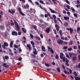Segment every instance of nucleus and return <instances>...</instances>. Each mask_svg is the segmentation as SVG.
<instances>
[{
  "label": "nucleus",
  "mask_w": 80,
  "mask_h": 80,
  "mask_svg": "<svg viewBox=\"0 0 80 80\" xmlns=\"http://www.w3.org/2000/svg\"><path fill=\"white\" fill-rule=\"evenodd\" d=\"M72 59L73 60H77V58L76 56L72 58Z\"/></svg>",
  "instance_id": "obj_19"
},
{
  "label": "nucleus",
  "mask_w": 80,
  "mask_h": 80,
  "mask_svg": "<svg viewBox=\"0 0 80 80\" xmlns=\"http://www.w3.org/2000/svg\"><path fill=\"white\" fill-rule=\"evenodd\" d=\"M52 17L53 18H54V19H56V18H57V17H56V16L55 15H52Z\"/></svg>",
  "instance_id": "obj_42"
},
{
  "label": "nucleus",
  "mask_w": 80,
  "mask_h": 80,
  "mask_svg": "<svg viewBox=\"0 0 80 80\" xmlns=\"http://www.w3.org/2000/svg\"><path fill=\"white\" fill-rule=\"evenodd\" d=\"M15 11L13 9H11V14H14Z\"/></svg>",
  "instance_id": "obj_12"
},
{
  "label": "nucleus",
  "mask_w": 80,
  "mask_h": 80,
  "mask_svg": "<svg viewBox=\"0 0 80 80\" xmlns=\"http://www.w3.org/2000/svg\"><path fill=\"white\" fill-rule=\"evenodd\" d=\"M14 42V41H11V42L10 44V46L11 48H13V47H12V45H13V42Z\"/></svg>",
  "instance_id": "obj_6"
},
{
  "label": "nucleus",
  "mask_w": 80,
  "mask_h": 80,
  "mask_svg": "<svg viewBox=\"0 0 80 80\" xmlns=\"http://www.w3.org/2000/svg\"><path fill=\"white\" fill-rule=\"evenodd\" d=\"M30 36L31 37V38H33V35H32V34H30Z\"/></svg>",
  "instance_id": "obj_43"
},
{
  "label": "nucleus",
  "mask_w": 80,
  "mask_h": 80,
  "mask_svg": "<svg viewBox=\"0 0 80 80\" xmlns=\"http://www.w3.org/2000/svg\"><path fill=\"white\" fill-rule=\"evenodd\" d=\"M74 75L75 76H76V77H77V75H78L76 72H74Z\"/></svg>",
  "instance_id": "obj_24"
},
{
  "label": "nucleus",
  "mask_w": 80,
  "mask_h": 80,
  "mask_svg": "<svg viewBox=\"0 0 80 80\" xmlns=\"http://www.w3.org/2000/svg\"><path fill=\"white\" fill-rule=\"evenodd\" d=\"M68 43L69 45H72V44H73V42H72V41H71L69 42H68Z\"/></svg>",
  "instance_id": "obj_27"
},
{
  "label": "nucleus",
  "mask_w": 80,
  "mask_h": 80,
  "mask_svg": "<svg viewBox=\"0 0 80 80\" xmlns=\"http://www.w3.org/2000/svg\"><path fill=\"white\" fill-rule=\"evenodd\" d=\"M22 34V32H19L18 33V35H20Z\"/></svg>",
  "instance_id": "obj_61"
},
{
  "label": "nucleus",
  "mask_w": 80,
  "mask_h": 80,
  "mask_svg": "<svg viewBox=\"0 0 80 80\" xmlns=\"http://www.w3.org/2000/svg\"><path fill=\"white\" fill-rule=\"evenodd\" d=\"M16 27L15 30H17V31H18H18L20 30V26L18 25V26H16Z\"/></svg>",
  "instance_id": "obj_5"
},
{
  "label": "nucleus",
  "mask_w": 80,
  "mask_h": 80,
  "mask_svg": "<svg viewBox=\"0 0 80 80\" xmlns=\"http://www.w3.org/2000/svg\"><path fill=\"white\" fill-rule=\"evenodd\" d=\"M39 22H40L41 23H42V22H43V21L42 20V19H40L39 20Z\"/></svg>",
  "instance_id": "obj_50"
},
{
  "label": "nucleus",
  "mask_w": 80,
  "mask_h": 80,
  "mask_svg": "<svg viewBox=\"0 0 80 80\" xmlns=\"http://www.w3.org/2000/svg\"><path fill=\"white\" fill-rule=\"evenodd\" d=\"M35 62H38V61L37 60H35V59H32L31 60V62L32 63H35Z\"/></svg>",
  "instance_id": "obj_4"
},
{
  "label": "nucleus",
  "mask_w": 80,
  "mask_h": 80,
  "mask_svg": "<svg viewBox=\"0 0 80 80\" xmlns=\"http://www.w3.org/2000/svg\"><path fill=\"white\" fill-rule=\"evenodd\" d=\"M18 10L19 11V13L20 12H22V9L20 7H19L18 8Z\"/></svg>",
  "instance_id": "obj_25"
},
{
  "label": "nucleus",
  "mask_w": 80,
  "mask_h": 80,
  "mask_svg": "<svg viewBox=\"0 0 80 80\" xmlns=\"http://www.w3.org/2000/svg\"><path fill=\"white\" fill-rule=\"evenodd\" d=\"M47 14H48V15L49 17L50 18H51V15H50V13L48 12H47Z\"/></svg>",
  "instance_id": "obj_22"
},
{
  "label": "nucleus",
  "mask_w": 80,
  "mask_h": 80,
  "mask_svg": "<svg viewBox=\"0 0 80 80\" xmlns=\"http://www.w3.org/2000/svg\"><path fill=\"white\" fill-rule=\"evenodd\" d=\"M39 2H40V3H42V4H44L43 1H42V0H40Z\"/></svg>",
  "instance_id": "obj_41"
},
{
  "label": "nucleus",
  "mask_w": 80,
  "mask_h": 80,
  "mask_svg": "<svg viewBox=\"0 0 80 80\" xmlns=\"http://www.w3.org/2000/svg\"><path fill=\"white\" fill-rule=\"evenodd\" d=\"M64 24L65 26H68V22H66Z\"/></svg>",
  "instance_id": "obj_47"
},
{
  "label": "nucleus",
  "mask_w": 80,
  "mask_h": 80,
  "mask_svg": "<svg viewBox=\"0 0 80 80\" xmlns=\"http://www.w3.org/2000/svg\"><path fill=\"white\" fill-rule=\"evenodd\" d=\"M73 15L74 17H76V18L78 17V16H77V14L76 13H74Z\"/></svg>",
  "instance_id": "obj_31"
},
{
  "label": "nucleus",
  "mask_w": 80,
  "mask_h": 80,
  "mask_svg": "<svg viewBox=\"0 0 80 80\" xmlns=\"http://www.w3.org/2000/svg\"><path fill=\"white\" fill-rule=\"evenodd\" d=\"M72 54L73 55H74V56H77V54L76 53H73V52L72 53Z\"/></svg>",
  "instance_id": "obj_51"
},
{
  "label": "nucleus",
  "mask_w": 80,
  "mask_h": 80,
  "mask_svg": "<svg viewBox=\"0 0 80 80\" xmlns=\"http://www.w3.org/2000/svg\"><path fill=\"white\" fill-rule=\"evenodd\" d=\"M35 38H36V39L38 40H41V39H40V38L39 37H37V36L35 37Z\"/></svg>",
  "instance_id": "obj_17"
},
{
  "label": "nucleus",
  "mask_w": 80,
  "mask_h": 80,
  "mask_svg": "<svg viewBox=\"0 0 80 80\" xmlns=\"http://www.w3.org/2000/svg\"><path fill=\"white\" fill-rule=\"evenodd\" d=\"M62 30H59V33L61 37H62V36H63V34H62Z\"/></svg>",
  "instance_id": "obj_14"
},
{
  "label": "nucleus",
  "mask_w": 80,
  "mask_h": 80,
  "mask_svg": "<svg viewBox=\"0 0 80 80\" xmlns=\"http://www.w3.org/2000/svg\"><path fill=\"white\" fill-rule=\"evenodd\" d=\"M74 77L75 78V80H80V78L78 76L77 77H75V76H74Z\"/></svg>",
  "instance_id": "obj_10"
},
{
  "label": "nucleus",
  "mask_w": 80,
  "mask_h": 80,
  "mask_svg": "<svg viewBox=\"0 0 80 80\" xmlns=\"http://www.w3.org/2000/svg\"><path fill=\"white\" fill-rule=\"evenodd\" d=\"M63 18L64 20H69L70 19V18H69L68 17H67L66 16H64Z\"/></svg>",
  "instance_id": "obj_11"
},
{
  "label": "nucleus",
  "mask_w": 80,
  "mask_h": 80,
  "mask_svg": "<svg viewBox=\"0 0 80 80\" xmlns=\"http://www.w3.org/2000/svg\"><path fill=\"white\" fill-rule=\"evenodd\" d=\"M71 10H72L73 12H75V10L72 7L71 8Z\"/></svg>",
  "instance_id": "obj_33"
},
{
  "label": "nucleus",
  "mask_w": 80,
  "mask_h": 80,
  "mask_svg": "<svg viewBox=\"0 0 80 80\" xmlns=\"http://www.w3.org/2000/svg\"><path fill=\"white\" fill-rule=\"evenodd\" d=\"M64 73H65L66 74H67V70H64Z\"/></svg>",
  "instance_id": "obj_56"
},
{
  "label": "nucleus",
  "mask_w": 80,
  "mask_h": 80,
  "mask_svg": "<svg viewBox=\"0 0 80 80\" xmlns=\"http://www.w3.org/2000/svg\"><path fill=\"white\" fill-rule=\"evenodd\" d=\"M66 63H68V62H69V61L68 60L67 58L66 59Z\"/></svg>",
  "instance_id": "obj_55"
},
{
  "label": "nucleus",
  "mask_w": 80,
  "mask_h": 80,
  "mask_svg": "<svg viewBox=\"0 0 80 80\" xmlns=\"http://www.w3.org/2000/svg\"><path fill=\"white\" fill-rule=\"evenodd\" d=\"M45 66H46V67H50V65H49V64L45 63Z\"/></svg>",
  "instance_id": "obj_38"
},
{
  "label": "nucleus",
  "mask_w": 80,
  "mask_h": 80,
  "mask_svg": "<svg viewBox=\"0 0 80 80\" xmlns=\"http://www.w3.org/2000/svg\"><path fill=\"white\" fill-rule=\"evenodd\" d=\"M10 24H11V25L12 26H13L14 25V23L13 22H10Z\"/></svg>",
  "instance_id": "obj_44"
},
{
  "label": "nucleus",
  "mask_w": 80,
  "mask_h": 80,
  "mask_svg": "<svg viewBox=\"0 0 80 80\" xmlns=\"http://www.w3.org/2000/svg\"><path fill=\"white\" fill-rule=\"evenodd\" d=\"M54 21L55 22V23H57L58 22L57 20H56V19H54Z\"/></svg>",
  "instance_id": "obj_45"
},
{
  "label": "nucleus",
  "mask_w": 80,
  "mask_h": 80,
  "mask_svg": "<svg viewBox=\"0 0 80 80\" xmlns=\"http://www.w3.org/2000/svg\"><path fill=\"white\" fill-rule=\"evenodd\" d=\"M77 32H78V33H79V31L80 30V27H78L77 28Z\"/></svg>",
  "instance_id": "obj_20"
},
{
  "label": "nucleus",
  "mask_w": 80,
  "mask_h": 80,
  "mask_svg": "<svg viewBox=\"0 0 80 80\" xmlns=\"http://www.w3.org/2000/svg\"><path fill=\"white\" fill-rule=\"evenodd\" d=\"M27 47H28V48H29V50H31V47H30V44H27Z\"/></svg>",
  "instance_id": "obj_18"
},
{
  "label": "nucleus",
  "mask_w": 80,
  "mask_h": 80,
  "mask_svg": "<svg viewBox=\"0 0 80 80\" xmlns=\"http://www.w3.org/2000/svg\"><path fill=\"white\" fill-rule=\"evenodd\" d=\"M4 45L6 46V47H8V44L7 42H4Z\"/></svg>",
  "instance_id": "obj_15"
},
{
  "label": "nucleus",
  "mask_w": 80,
  "mask_h": 80,
  "mask_svg": "<svg viewBox=\"0 0 80 80\" xmlns=\"http://www.w3.org/2000/svg\"><path fill=\"white\" fill-rule=\"evenodd\" d=\"M57 43L58 44H60V45H62L63 43V41L62 40V39H59V41H57Z\"/></svg>",
  "instance_id": "obj_2"
},
{
  "label": "nucleus",
  "mask_w": 80,
  "mask_h": 80,
  "mask_svg": "<svg viewBox=\"0 0 80 80\" xmlns=\"http://www.w3.org/2000/svg\"><path fill=\"white\" fill-rule=\"evenodd\" d=\"M33 53L34 54V55H36L37 54V51H33Z\"/></svg>",
  "instance_id": "obj_16"
},
{
  "label": "nucleus",
  "mask_w": 80,
  "mask_h": 80,
  "mask_svg": "<svg viewBox=\"0 0 80 80\" xmlns=\"http://www.w3.org/2000/svg\"><path fill=\"white\" fill-rule=\"evenodd\" d=\"M5 58L6 60H7V59H8V58H9V57L8 56H5Z\"/></svg>",
  "instance_id": "obj_29"
},
{
  "label": "nucleus",
  "mask_w": 80,
  "mask_h": 80,
  "mask_svg": "<svg viewBox=\"0 0 80 80\" xmlns=\"http://www.w3.org/2000/svg\"><path fill=\"white\" fill-rule=\"evenodd\" d=\"M14 48H18V46H17V45L15 44L14 45Z\"/></svg>",
  "instance_id": "obj_34"
},
{
  "label": "nucleus",
  "mask_w": 80,
  "mask_h": 80,
  "mask_svg": "<svg viewBox=\"0 0 80 80\" xmlns=\"http://www.w3.org/2000/svg\"><path fill=\"white\" fill-rule=\"evenodd\" d=\"M0 28L1 30H4L5 27L1 25L0 26Z\"/></svg>",
  "instance_id": "obj_7"
},
{
  "label": "nucleus",
  "mask_w": 80,
  "mask_h": 80,
  "mask_svg": "<svg viewBox=\"0 0 80 80\" xmlns=\"http://www.w3.org/2000/svg\"><path fill=\"white\" fill-rule=\"evenodd\" d=\"M31 56L33 57V58H36V55L33 54V53H32L31 54Z\"/></svg>",
  "instance_id": "obj_13"
},
{
  "label": "nucleus",
  "mask_w": 80,
  "mask_h": 80,
  "mask_svg": "<svg viewBox=\"0 0 80 80\" xmlns=\"http://www.w3.org/2000/svg\"><path fill=\"white\" fill-rule=\"evenodd\" d=\"M76 7L77 8H78L79 7H80V4H77L76 5Z\"/></svg>",
  "instance_id": "obj_59"
},
{
  "label": "nucleus",
  "mask_w": 80,
  "mask_h": 80,
  "mask_svg": "<svg viewBox=\"0 0 80 80\" xmlns=\"http://www.w3.org/2000/svg\"><path fill=\"white\" fill-rule=\"evenodd\" d=\"M70 32H73V29L72 28H70Z\"/></svg>",
  "instance_id": "obj_58"
},
{
  "label": "nucleus",
  "mask_w": 80,
  "mask_h": 80,
  "mask_svg": "<svg viewBox=\"0 0 80 80\" xmlns=\"http://www.w3.org/2000/svg\"><path fill=\"white\" fill-rule=\"evenodd\" d=\"M66 3H68L69 4H70V2H69V1H68V0H66Z\"/></svg>",
  "instance_id": "obj_57"
},
{
  "label": "nucleus",
  "mask_w": 80,
  "mask_h": 80,
  "mask_svg": "<svg viewBox=\"0 0 80 80\" xmlns=\"http://www.w3.org/2000/svg\"><path fill=\"white\" fill-rule=\"evenodd\" d=\"M9 54L11 55H13V53H12V52H9Z\"/></svg>",
  "instance_id": "obj_64"
},
{
  "label": "nucleus",
  "mask_w": 80,
  "mask_h": 80,
  "mask_svg": "<svg viewBox=\"0 0 80 80\" xmlns=\"http://www.w3.org/2000/svg\"><path fill=\"white\" fill-rule=\"evenodd\" d=\"M5 46H6L4 44H2V48L4 49H6V47Z\"/></svg>",
  "instance_id": "obj_30"
},
{
  "label": "nucleus",
  "mask_w": 80,
  "mask_h": 80,
  "mask_svg": "<svg viewBox=\"0 0 80 80\" xmlns=\"http://www.w3.org/2000/svg\"><path fill=\"white\" fill-rule=\"evenodd\" d=\"M62 76V77H64V78H67V77L65 76V75H64L63 74H61Z\"/></svg>",
  "instance_id": "obj_52"
},
{
  "label": "nucleus",
  "mask_w": 80,
  "mask_h": 80,
  "mask_svg": "<svg viewBox=\"0 0 80 80\" xmlns=\"http://www.w3.org/2000/svg\"><path fill=\"white\" fill-rule=\"evenodd\" d=\"M39 26L40 27H42V26H44V24H39Z\"/></svg>",
  "instance_id": "obj_26"
},
{
  "label": "nucleus",
  "mask_w": 80,
  "mask_h": 80,
  "mask_svg": "<svg viewBox=\"0 0 80 80\" xmlns=\"http://www.w3.org/2000/svg\"><path fill=\"white\" fill-rule=\"evenodd\" d=\"M51 52L52 54H53L54 53V51L53 50L52 48H51Z\"/></svg>",
  "instance_id": "obj_28"
},
{
  "label": "nucleus",
  "mask_w": 80,
  "mask_h": 80,
  "mask_svg": "<svg viewBox=\"0 0 80 80\" xmlns=\"http://www.w3.org/2000/svg\"><path fill=\"white\" fill-rule=\"evenodd\" d=\"M53 30L54 32V34H57V32H56V29H53Z\"/></svg>",
  "instance_id": "obj_54"
},
{
  "label": "nucleus",
  "mask_w": 80,
  "mask_h": 80,
  "mask_svg": "<svg viewBox=\"0 0 80 80\" xmlns=\"http://www.w3.org/2000/svg\"><path fill=\"white\" fill-rule=\"evenodd\" d=\"M13 21L14 22V24L16 26L19 25H18V23H17V21H16L15 20H13Z\"/></svg>",
  "instance_id": "obj_9"
},
{
  "label": "nucleus",
  "mask_w": 80,
  "mask_h": 80,
  "mask_svg": "<svg viewBox=\"0 0 80 80\" xmlns=\"http://www.w3.org/2000/svg\"><path fill=\"white\" fill-rule=\"evenodd\" d=\"M55 27L57 28L56 30H57V31H58V30H59V27H58V26L57 24H56L55 25Z\"/></svg>",
  "instance_id": "obj_8"
},
{
  "label": "nucleus",
  "mask_w": 80,
  "mask_h": 80,
  "mask_svg": "<svg viewBox=\"0 0 80 80\" xmlns=\"http://www.w3.org/2000/svg\"><path fill=\"white\" fill-rule=\"evenodd\" d=\"M51 12L53 13H56V12L53 10H52Z\"/></svg>",
  "instance_id": "obj_35"
},
{
  "label": "nucleus",
  "mask_w": 80,
  "mask_h": 80,
  "mask_svg": "<svg viewBox=\"0 0 80 80\" xmlns=\"http://www.w3.org/2000/svg\"><path fill=\"white\" fill-rule=\"evenodd\" d=\"M6 68H8L9 67V65H6V67H5Z\"/></svg>",
  "instance_id": "obj_60"
},
{
  "label": "nucleus",
  "mask_w": 80,
  "mask_h": 80,
  "mask_svg": "<svg viewBox=\"0 0 80 80\" xmlns=\"http://www.w3.org/2000/svg\"><path fill=\"white\" fill-rule=\"evenodd\" d=\"M68 51H71V50H72V48H68Z\"/></svg>",
  "instance_id": "obj_36"
},
{
  "label": "nucleus",
  "mask_w": 80,
  "mask_h": 80,
  "mask_svg": "<svg viewBox=\"0 0 80 80\" xmlns=\"http://www.w3.org/2000/svg\"><path fill=\"white\" fill-rule=\"evenodd\" d=\"M56 59L58 60V56L57 54H56Z\"/></svg>",
  "instance_id": "obj_53"
},
{
  "label": "nucleus",
  "mask_w": 80,
  "mask_h": 80,
  "mask_svg": "<svg viewBox=\"0 0 80 80\" xmlns=\"http://www.w3.org/2000/svg\"><path fill=\"white\" fill-rule=\"evenodd\" d=\"M12 35H14L15 36H17L18 35V33L15 31H13L12 32Z\"/></svg>",
  "instance_id": "obj_1"
},
{
  "label": "nucleus",
  "mask_w": 80,
  "mask_h": 80,
  "mask_svg": "<svg viewBox=\"0 0 80 80\" xmlns=\"http://www.w3.org/2000/svg\"><path fill=\"white\" fill-rule=\"evenodd\" d=\"M51 29V28H47L46 30V32L47 33H48L50 32V30Z\"/></svg>",
  "instance_id": "obj_3"
},
{
  "label": "nucleus",
  "mask_w": 80,
  "mask_h": 80,
  "mask_svg": "<svg viewBox=\"0 0 80 80\" xmlns=\"http://www.w3.org/2000/svg\"><path fill=\"white\" fill-rule=\"evenodd\" d=\"M66 7L68 9H70V6H69V5H68V4H67V5L66 6Z\"/></svg>",
  "instance_id": "obj_39"
},
{
  "label": "nucleus",
  "mask_w": 80,
  "mask_h": 80,
  "mask_svg": "<svg viewBox=\"0 0 80 80\" xmlns=\"http://www.w3.org/2000/svg\"><path fill=\"white\" fill-rule=\"evenodd\" d=\"M35 3L36 4V5H39V3H38V2H36Z\"/></svg>",
  "instance_id": "obj_63"
},
{
  "label": "nucleus",
  "mask_w": 80,
  "mask_h": 80,
  "mask_svg": "<svg viewBox=\"0 0 80 80\" xmlns=\"http://www.w3.org/2000/svg\"><path fill=\"white\" fill-rule=\"evenodd\" d=\"M31 43L32 45H35V42L33 41H31Z\"/></svg>",
  "instance_id": "obj_32"
},
{
  "label": "nucleus",
  "mask_w": 80,
  "mask_h": 80,
  "mask_svg": "<svg viewBox=\"0 0 80 80\" xmlns=\"http://www.w3.org/2000/svg\"><path fill=\"white\" fill-rule=\"evenodd\" d=\"M66 65H67V66H68V67H69V64L68 63V62H66Z\"/></svg>",
  "instance_id": "obj_62"
},
{
  "label": "nucleus",
  "mask_w": 80,
  "mask_h": 80,
  "mask_svg": "<svg viewBox=\"0 0 80 80\" xmlns=\"http://www.w3.org/2000/svg\"><path fill=\"white\" fill-rule=\"evenodd\" d=\"M66 56L67 58H69V55H68V54L67 53H66Z\"/></svg>",
  "instance_id": "obj_48"
},
{
  "label": "nucleus",
  "mask_w": 80,
  "mask_h": 80,
  "mask_svg": "<svg viewBox=\"0 0 80 80\" xmlns=\"http://www.w3.org/2000/svg\"><path fill=\"white\" fill-rule=\"evenodd\" d=\"M20 13L22 15V16H25V14L23 13V12H20Z\"/></svg>",
  "instance_id": "obj_21"
},
{
  "label": "nucleus",
  "mask_w": 80,
  "mask_h": 80,
  "mask_svg": "<svg viewBox=\"0 0 80 80\" xmlns=\"http://www.w3.org/2000/svg\"><path fill=\"white\" fill-rule=\"evenodd\" d=\"M57 70L58 72H60V69L59 68H57Z\"/></svg>",
  "instance_id": "obj_37"
},
{
  "label": "nucleus",
  "mask_w": 80,
  "mask_h": 80,
  "mask_svg": "<svg viewBox=\"0 0 80 80\" xmlns=\"http://www.w3.org/2000/svg\"><path fill=\"white\" fill-rule=\"evenodd\" d=\"M63 49H67L68 48V46H65L63 48Z\"/></svg>",
  "instance_id": "obj_49"
},
{
  "label": "nucleus",
  "mask_w": 80,
  "mask_h": 80,
  "mask_svg": "<svg viewBox=\"0 0 80 80\" xmlns=\"http://www.w3.org/2000/svg\"><path fill=\"white\" fill-rule=\"evenodd\" d=\"M33 28H34V29L35 30H36V31H37V30H38V29H37L36 27L34 26L33 27Z\"/></svg>",
  "instance_id": "obj_46"
},
{
  "label": "nucleus",
  "mask_w": 80,
  "mask_h": 80,
  "mask_svg": "<svg viewBox=\"0 0 80 80\" xmlns=\"http://www.w3.org/2000/svg\"><path fill=\"white\" fill-rule=\"evenodd\" d=\"M69 55L70 57V58H71L72 57V54L71 53H69Z\"/></svg>",
  "instance_id": "obj_40"
},
{
  "label": "nucleus",
  "mask_w": 80,
  "mask_h": 80,
  "mask_svg": "<svg viewBox=\"0 0 80 80\" xmlns=\"http://www.w3.org/2000/svg\"><path fill=\"white\" fill-rule=\"evenodd\" d=\"M6 65H7V63H3L2 64V66L4 67H5L6 66Z\"/></svg>",
  "instance_id": "obj_23"
}]
</instances>
